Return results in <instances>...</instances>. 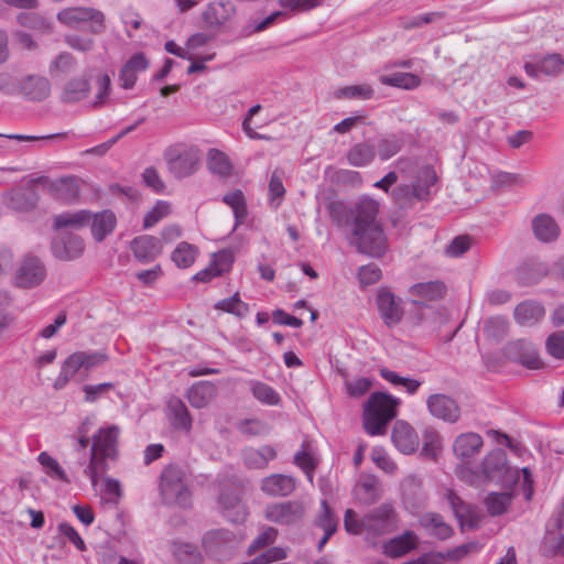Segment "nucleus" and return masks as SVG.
Wrapping results in <instances>:
<instances>
[{"label":"nucleus","mask_w":564,"mask_h":564,"mask_svg":"<svg viewBox=\"0 0 564 564\" xmlns=\"http://www.w3.org/2000/svg\"><path fill=\"white\" fill-rule=\"evenodd\" d=\"M224 516L231 522H243L247 518V509L241 502L240 496L234 491H223L218 498Z\"/></svg>","instance_id":"27"},{"label":"nucleus","mask_w":564,"mask_h":564,"mask_svg":"<svg viewBox=\"0 0 564 564\" xmlns=\"http://www.w3.org/2000/svg\"><path fill=\"white\" fill-rule=\"evenodd\" d=\"M51 191L54 196L58 199L70 202L77 198L79 194V187L76 178L74 177H62L51 185Z\"/></svg>","instance_id":"42"},{"label":"nucleus","mask_w":564,"mask_h":564,"mask_svg":"<svg viewBox=\"0 0 564 564\" xmlns=\"http://www.w3.org/2000/svg\"><path fill=\"white\" fill-rule=\"evenodd\" d=\"M514 497L513 489H507L505 492H489L485 499L488 513L492 517L506 513Z\"/></svg>","instance_id":"37"},{"label":"nucleus","mask_w":564,"mask_h":564,"mask_svg":"<svg viewBox=\"0 0 564 564\" xmlns=\"http://www.w3.org/2000/svg\"><path fill=\"white\" fill-rule=\"evenodd\" d=\"M116 216L111 210H102L91 215V234L96 241H102L116 227Z\"/></svg>","instance_id":"34"},{"label":"nucleus","mask_w":564,"mask_h":564,"mask_svg":"<svg viewBox=\"0 0 564 564\" xmlns=\"http://www.w3.org/2000/svg\"><path fill=\"white\" fill-rule=\"evenodd\" d=\"M339 519L326 500L321 501V508L314 518V525L322 529L324 534L317 543V550L322 551L330 536L338 529Z\"/></svg>","instance_id":"15"},{"label":"nucleus","mask_w":564,"mask_h":564,"mask_svg":"<svg viewBox=\"0 0 564 564\" xmlns=\"http://www.w3.org/2000/svg\"><path fill=\"white\" fill-rule=\"evenodd\" d=\"M484 445L481 436L477 433H463L456 437L453 444V451L456 457L462 460L477 455Z\"/></svg>","instance_id":"29"},{"label":"nucleus","mask_w":564,"mask_h":564,"mask_svg":"<svg viewBox=\"0 0 564 564\" xmlns=\"http://www.w3.org/2000/svg\"><path fill=\"white\" fill-rule=\"evenodd\" d=\"M356 499L366 506L376 503L382 496V487L373 475L362 476L354 490Z\"/></svg>","instance_id":"26"},{"label":"nucleus","mask_w":564,"mask_h":564,"mask_svg":"<svg viewBox=\"0 0 564 564\" xmlns=\"http://www.w3.org/2000/svg\"><path fill=\"white\" fill-rule=\"evenodd\" d=\"M196 254L197 249L193 245L183 241L172 252L171 259L178 268H188L194 263Z\"/></svg>","instance_id":"48"},{"label":"nucleus","mask_w":564,"mask_h":564,"mask_svg":"<svg viewBox=\"0 0 564 564\" xmlns=\"http://www.w3.org/2000/svg\"><path fill=\"white\" fill-rule=\"evenodd\" d=\"M171 213V205L165 200H158L155 205L149 210L143 218V228L149 229L155 226L161 219L169 216Z\"/></svg>","instance_id":"54"},{"label":"nucleus","mask_w":564,"mask_h":564,"mask_svg":"<svg viewBox=\"0 0 564 564\" xmlns=\"http://www.w3.org/2000/svg\"><path fill=\"white\" fill-rule=\"evenodd\" d=\"M238 430L241 434L248 436H258L268 433V425L257 419L245 420L239 423Z\"/></svg>","instance_id":"63"},{"label":"nucleus","mask_w":564,"mask_h":564,"mask_svg":"<svg viewBox=\"0 0 564 564\" xmlns=\"http://www.w3.org/2000/svg\"><path fill=\"white\" fill-rule=\"evenodd\" d=\"M545 315L544 306L536 301H523L514 308L513 316L521 326H533Z\"/></svg>","instance_id":"28"},{"label":"nucleus","mask_w":564,"mask_h":564,"mask_svg":"<svg viewBox=\"0 0 564 564\" xmlns=\"http://www.w3.org/2000/svg\"><path fill=\"white\" fill-rule=\"evenodd\" d=\"M457 474L463 480L474 486H478L479 480L484 478L506 489H513L519 481V469L508 466L507 454L501 448H496L485 456L481 473L460 466L457 468Z\"/></svg>","instance_id":"2"},{"label":"nucleus","mask_w":564,"mask_h":564,"mask_svg":"<svg viewBox=\"0 0 564 564\" xmlns=\"http://www.w3.org/2000/svg\"><path fill=\"white\" fill-rule=\"evenodd\" d=\"M175 555L184 564H202L203 555L198 547L191 543H180L175 547Z\"/></svg>","instance_id":"55"},{"label":"nucleus","mask_w":564,"mask_h":564,"mask_svg":"<svg viewBox=\"0 0 564 564\" xmlns=\"http://www.w3.org/2000/svg\"><path fill=\"white\" fill-rule=\"evenodd\" d=\"M236 13V7L231 1H213L202 13L203 21L209 28H220Z\"/></svg>","instance_id":"16"},{"label":"nucleus","mask_w":564,"mask_h":564,"mask_svg":"<svg viewBox=\"0 0 564 564\" xmlns=\"http://www.w3.org/2000/svg\"><path fill=\"white\" fill-rule=\"evenodd\" d=\"M362 524L366 530V540L377 545L381 536L393 533L399 529L400 514L390 502H384L370 509L362 516Z\"/></svg>","instance_id":"6"},{"label":"nucleus","mask_w":564,"mask_h":564,"mask_svg":"<svg viewBox=\"0 0 564 564\" xmlns=\"http://www.w3.org/2000/svg\"><path fill=\"white\" fill-rule=\"evenodd\" d=\"M75 67V57L68 52H62L50 63L48 70L52 76H55L58 74H68L73 72Z\"/></svg>","instance_id":"52"},{"label":"nucleus","mask_w":564,"mask_h":564,"mask_svg":"<svg viewBox=\"0 0 564 564\" xmlns=\"http://www.w3.org/2000/svg\"><path fill=\"white\" fill-rule=\"evenodd\" d=\"M545 348L552 357L564 359V330H557L549 335Z\"/></svg>","instance_id":"59"},{"label":"nucleus","mask_w":564,"mask_h":564,"mask_svg":"<svg viewBox=\"0 0 564 564\" xmlns=\"http://www.w3.org/2000/svg\"><path fill=\"white\" fill-rule=\"evenodd\" d=\"M484 330L488 337L501 340L508 335L509 323L502 316L490 317L486 321Z\"/></svg>","instance_id":"53"},{"label":"nucleus","mask_w":564,"mask_h":564,"mask_svg":"<svg viewBox=\"0 0 564 564\" xmlns=\"http://www.w3.org/2000/svg\"><path fill=\"white\" fill-rule=\"evenodd\" d=\"M409 292L411 295L420 299L413 300L412 303L420 307H427L423 301H437L446 295V286L440 280L426 281L413 284Z\"/></svg>","instance_id":"20"},{"label":"nucleus","mask_w":564,"mask_h":564,"mask_svg":"<svg viewBox=\"0 0 564 564\" xmlns=\"http://www.w3.org/2000/svg\"><path fill=\"white\" fill-rule=\"evenodd\" d=\"M91 213L89 210H78L75 213H62L56 215L53 219V228L55 230L61 229H80L90 224Z\"/></svg>","instance_id":"32"},{"label":"nucleus","mask_w":564,"mask_h":564,"mask_svg":"<svg viewBox=\"0 0 564 564\" xmlns=\"http://www.w3.org/2000/svg\"><path fill=\"white\" fill-rule=\"evenodd\" d=\"M402 496L404 500L413 505H420L424 500V492L422 490V481L410 476L402 482Z\"/></svg>","instance_id":"49"},{"label":"nucleus","mask_w":564,"mask_h":564,"mask_svg":"<svg viewBox=\"0 0 564 564\" xmlns=\"http://www.w3.org/2000/svg\"><path fill=\"white\" fill-rule=\"evenodd\" d=\"M417 544L419 536L413 531H405L404 533L386 541L382 544V551L388 557L397 558L416 549Z\"/></svg>","instance_id":"21"},{"label":"nucleus","mask_w":564,"mask_h":564,"mask_svg":"<svg viewBox=\"0 0 564 564\" xmlns=\"http://www.w3.org/2000/svg\"><path fill=\"white\" fill-rule=\"evenodd\" d=\"M539 68L546 76H558L564 72V58L558 53L547 54L539 58Z\"/></svg>","instance_id":"51"},{"label":"nucleus","mask_w":564,"mask_h":564,"mask_svg":"<svg viewBox=\"0 0 564 564\" xmlns=\"http://www.w3.org/2000/svg\"><path fill=\"white\" fill-rule=\"evenodd\" d=\"M131 250L140 262H150L162 252V243L156 237L139 236L132 240Z\"/></svg>","instance_id":"23"},{"label":"nucleus","mask_w":564,"mask_h":564,"mask_svg":"<svg viewBox=\"0 0 564 564\" xmlns=\"http://www.w3.org/2000/svg\"><path fill=\"white\" fill-rule=\"evenodd\" d=\"M304 513L305 507L303 502L299 500H290L270 503L265 508L264 517L271 522L281 525H290L301 521Z\"/></svg>","instance_id":"10"},{"label":"nucleus","mask_w":564,"mask_h":564,"mask_svg":"<svg viewBox=\"0 0 564 564\" xmlns=\"http://www.w3.org/2000/svg\"><path fill=\"white\" fill-rule=\"evenodd\" d=\"M471 246V238L469 236L455 237L451 243L446 247L445 253L448 257H459L464 254Z\"/></svg>","instance_id":"64"},{"label":"nucleus","mask_w":564,"mask_h":564,"mask_svg":"<svg viewBox=\"0 0 564 564\" xmlns=\"http://www.w3.org/2000/svg\"><path fill=\"white\" fill-rule=\"evenodd\" d=\"M85 250L82 237L69 231L62 232L52 241V252L61 261H72L79 258Z\"/></svg>","instance_id":"13"},{"label":"nucleus","mask_w":564,"mask_h":564,"mask_svg":"<svg viewBox=\"0 0 564 564\" xmlns=\"http://www.w3.org/2000/svg\"><path fill=\"white\" fill-rule=\"evenodd\" d=\"M391 440L394 446L403 454H412L419 447V436L414 429L404 421H397L393 425Z\"/></svg>","instance_id":"18"},{"label":"nucleus","mask_w":564,"mask_h":564,"mask_svg":"<svg viewBox=\"0 0 564 564\" xmlns=\"http://www.w3.org/2000/svg\"><path fill=\"white\" fill-rule=\"evenodd\" d=\"M373 95V89L371 86L364 85H355V86H346L338 89L335 93L336 98H349V99H370Z\"/></svg>","instance_id":"56"},{"label":"nucleus","mask_w":564,"mask_h":564,"mask_svg":"<svg viewBox=\"0 0 564 564\" xmlns=\"http://www.w3.org/2000/svg\"><path fill=\"white\" fill-rule=\"evenodd\" d=\"M252 395L267 405H278L281 401L279 393L270 386L261 381H251Z\"/></svg>","instance_id":"46"},{"label":"nucleus","mask_w":564,"mask_h":564,"mask_svg":"<svg viewBox=\"0 0 564 564\" xmlns=\"http://www.w3.org/2000/svg\"><path fill=\"white\" fill-rule=\"evenodd\" d=\"M441 451V438L434 430H426L423 434L422 455L435 459Z\"/></svg>","instance_id":"57"},{"label":"nucleus","mask_w":564,"mask_h":564,"mask_svg":"<svg viewBox=\"0 0 564 564\" xmlns=\"http://www.w3.org/2000/svg\"><path fill=\"white\" fill-rule=\"evenodd\" d=\"M113 387L115 384L112 382L86 384L83 388L85 393V401L88 403H94L101 397L106 395L111 389H113Z\"/></svg>","instance_id":"61"},{"label":"nucleus","mask_w":564,"mask_h":564,"mask_svg":"<svg viewBox=\"0 0 564 564\" xmlns=\"http://www.w3.org/2000/svg\"><path fill=\"white\" fill-rule=\"evenodd\" d=\"M420 525L432 536L441 540L448 539L453 529L440 513L426 512L419 518Z\"/></svg>","instance_id":"31"},{"label":"nucleus","mask_w":564,"mask_h":564,"mask_svg":"<svg viewBox=\"0 0 564 564\" xmlns=\"http://www.w3.org/2000/svg\"><path fill=\"white\" fill-rule=\"evenodd\" d=\"M328 210L334 221L339 224L345 220V224L351 228L349 243L356 247L358 252L372 258H381L386 253L388 239L379 219L378 200L361 196L349 208H345L340 202H332Z\"/></svg>","instance_id":"1"},{"label":"nucleus","mask_w":564,"mask_h":564,"mask_svg":"<svg viewBox=\"0 0 564 564\" xmlns=\"http://www.w3.org/2000/svg\"><path fill=\"white\" fill-rule=\"evenodd\" d=\"M17 21L21 26L43 34H50L53 31L52 21L37 12H21L17 15Z\"/></svg>","instance_id":"39"},{"label":"nucleus","mask_w":564,"mask_h":564,"mask_svg":"<svg viewBox=\"0 0 564 564\" xmlns=\"http://www.w3.org/2000/svg\"><path fill=\"white\" fill-rule=\"evenodd\" d=\"M375 156V145L367 142H359L354 144L346 154L348 163L356 167H362L370 164Z\"/></svg>","instance_id":"38"},{"label":"nucleus","mask_w":564,"mask_h":564,"mask_svg":"<svg viewBox=\"0 0 564 564\" xmlns=\"http://www.w3.org/2000/svg\"><path fill=\"white\" fill-rule=\"evenodd\" d=\"M207 166L213 174H217L221 177H228L232 173V164L228 156L217 150L210 149L207 153Z\"/></svg>","instance_id":"40"},{"label":"nucleus","mask_w":564,"mask_h":564,"mask_svg":"<svg viewBox=\"0 0 564 564\" xmlns=\"http://www.w3.org/2000/svg\"><path fill=\"white\" fill-rule=\"evenodd\" d=\"M379 159L387 161L402 149V141L399 138L391 137L379 140L377 144Z\"/></svg>","instance_id":"58"},{"label":"nucleus","mask_w":564,"mask_h":564,"mask_svg":"<svg viewBox=\"0 0 564 564\" xmlns=\"http://www.w3.org/2000/svg\"><path fill=\"white\" fill-rule=\"evenodd\" d=\"M119 429L116 425L99 431L93 436L89 453V464L84 467V474L90 478L93 487L98 484V477L109 468V460L117 457Z\"/></svg>","instance_id":"3"},{"label":"nucleus","mask_w":564,"mask_h":564,"mask_svg":"<svg viewBox=\"0 0 564 564\" xmlns=\"http://www.w3.org/2000/svg\"><path fill=\"white\" fill-rule=\"evenodd\" d=\"M381 275L382 272L380 268L373 263L362 265L358 270V279L364 286L377 283L381 279Z\"/></svg>","instance_id":"62"},{"label":"nucleus","mask_w":564,"mask_h":564,"mask_svg":"<svg viewBox=\"0 0 564 564\" xmlns=\"http://www.w3.org/2000/svg\"><path fill=\"white\" fill-rule=\"evenodd\" d=\"M200 156L197 150H188L167 163L170 172L177 178L192 175L198 170Z\"/></svg>","instance_id":"22"},{"label":"nucleus","mask_w":564,"mask_h":564,"mask_svg":"<svg viewBox=\"0 0 564 564\" xmlns=\"http://www.w3.org/2000/svg\"><path fill=\"white\" fill-rule=\"evenodd\" d=\"M46 274V267L39 257L25 254L15 270L13 281L18 288L33 289L45 280Z\"/></svg>","instance_id":"9"},{"label":"nucleus","mask_w":564,"mask_h":564,"mask_svg":"<svg viewBox=\"0 0 564 564\" xmlns=\"http://www.w3.org/2000/svg\"><path fill=\"white\" fill-rule=\"evenodd\" d=\"M19 90L31 101H42L51 94V83L44 76L28 75L20 82Z\"/></svg>","instance_id":"19"},{"label":"nucleus","mask_w":564,"mask_h":564,"mask_svg":"<svg viewBox=\"0 0 564 564\" xmlns=\"http://www.w3.org/2000/svg\"><path fill=\"white\" fill-rule=\"evenodd\" d=\"M437 182L435 170L431 165H423L413 174L409 184H399L393 188L391 196L402 208L413 206L417 202H427L432 195L431 187Z\"/></svg>","instance_id":"4"},{"label":"nucleus","mask_w":564,"mask_h":564,"mask_svg":"<svg viewBox=\"0 0 564 564\" xmlns=\"http://www.w3.org/2000/svg\"><path fill=\"white\" fill-rule=\"evenodd\" d=\"M4 198L8 207L22 213L32 210L39 202V195L31 185L12 189Z\"/></svg>","instance_id":"24"},{"label":"nucleus","mask_w":564,"mask_h":564,"mask_svg":"<svg viewBox=\"0 0 564 564\" xmlns=\"http://www.w3.org/2000/svg\"><path fill=\"white\" fill-rule=\"evenodd\" d=\"M217 395V388L210 381L194 383L187 391L188 402L193 408L203 409L207 406Z\"/></svg>","instance_id":"30"},{"label":"nucleus","mask_w":564,"mask_h":564,"mask_svg":"<svg viewBox=\"0 0 564 564\" xmlns=\"http://www.w3.org/2000/svg\"><path fill=\"white\" fill-rule=\"evenodd\" d=\"M223 202L232 208L237 225L246 219L248 214L247 204L243 193L240 189L227 193L223 197Z\"/></svg>","instance_id":"45"},{"label":"nucleus","mask_w":564,"mask_h":564,"mask_svg":"<svg viewBox=\"0 0 564 564\" xmlns=\"http://www.w3.org/2000/svg\"><path fill=\"white\" fill-rule=\"evenodd\" d=\"M430 414L447 423H456L460 417V408L457 401L444 393L431 394L426 400Z\"/></svg>","instance_id":"11"},{"label":"nucleus","mask_w":564,"mask_h":564,"mask_svg":"<svg viewBox=\"0 0 564 564\" xmlns=\"http://www.w3.org/2000/svg\"><path fill=\"white\" fill-rule=\"evenodd\" d=\"M37 460L42 465V467L47 476H50L51 478L57 479L59 481L66 482V484L70 482L69 478L67 477V475H66L65 470L63 469V467L61 466V464L55 458H53L51 455H48L46 452H42L37 456Z\"/></svg>","instance_id":"47"},{"label":"nucleus","mask_w":564,"mask_h":564,"mask_svg":"<svg viewBox=\"0 0 564 564\" xmlns=\"http://www.w3.org/2000/svg\"><path fill=\"white\" fill-rule=\"evenodd\" d=\"M397 400L384 392L372 393L364 411V427L369 435H382L397 415Z\"/></svg>","instance_id":"5"},{"label":"nucleus","mask_w":564,"mask_h":564,"mask_svg":"<svg viewBox=\"0 0 564 564\" xmlns=\"http://www.w3.org/2000/svg\"><path fill=\"white\" fill-rule=\"evenodd\" d=\"M377 305L383 323L388 327L398 325L403 317L402 301L389 291H380L377 295Z\"/></svg>","instance_id":"14"},{"label":"nucleus","mask_w":564,"mask_h":564,"mask_svg":"<svg viewBox=\"0 0 564 564\" xmlns=\"http://www.w3.org/2000/svg\"><path fill=\"white\" fill-rule=\"evenodd\" d=\"M344 528L345 530L355 535H364L366 539V530L362 524V517L358 518L357 513L352 509H347L344 516Z\"/></svg>","instance_id":"60"},{"label":"nucleus","mask_w":564,"mask_h":564,"mask_svg":"<svg viewBox=\"0 0 564 564\" xmlns=\"http://www.w3.org/2000/svg\"><path fill=\"white\" fill-rule=\"evenodd\" d=\"M380 83L387 86L413 89L421 84V79L413 73H394L392 75H382L379 78Z\"/></svg>","instance_id":"43"},{"label":"nucleus","mask_w":564,"mask_h":564,"mask_svg":"<svg viewBox=\"0 0 564 564\" xmlns=\"http://www.w3.org/2000/svg\"><path fill=\"white\" fill-rule=\"evenodd\" d=\"M541 554L549 558L564 556V534L547 528L541 543Z\"/></svg>","instance_id":"41"},{"label":"nucleus","mask_w":564,"mask_h":564,"mask_svg":"<svg viewBox=\"0 0 564 564\" xmlns=\"http://www.w3.org/2000/svg\"><path fill=\"white\" fill-rule=\"evenodd\" d=\"M503 355L510 361L521 364L529 369H538L542 365L533 344L524 339L508 343L503 347Z\"/></svg>","instance_id":"12"},{"label":"nucleus","mask_w":564,"mask_h":564,"mask_svg":"<svg viewBox=\"0 0 564 564\" xmlns=\"http://www.w3.org/2000/svg\"><path fill=\"white\" fill-rule=\"evenodd\" d=\"M296 488L294 477L283 474H273L262 480L261 489L272 497L290 496Z\"/></svg>","instance_id":"25"},{"label":"nucleus","mask_w":564,"mask_h":564,"mask_svg":"<svg viewBox=\"0 0 564 564\" xmlns=\"http://www.w3.org/2000/svg\"><path fill=\"white\" fill-rule=\"evenodd\" d=\"M215 308L232 314L237 317H243L249 312V306L240 300L238 293L228 299H224L215 304Z\"/></svg>","instance_id":"50"},{"label":"nucleus","mask_w":564,"mask_h":564,"mask_svg":"<svg viewBox=\"0 0 564 564\" xmlns=\"http://www.w3.org/2000/svg\"><path fill=\"white\" fill-rule=\"evenodd\" d=\"M57 20L68 26L77 28L88 23V31L93 34H101L106 30L105 14L91 7H70L57 13Z\"/></svg>","instance_id":"8"},{"label":"nucleus","mask_w":564,"mask_h":564,"mask_svg":"<svg viewBox=\"0 0 564 564\" xmlns=\"http://www.w3.org/2000/svg\"><path fill=\"white\" fill-rule=\"evenodd\" d=\"M232 533L225 529L210 530L202 539L203 547L206 552L216 553L219 547L232 539Z\"/></svg>","instance_id":"44"},{"label":"nucleus","mask_w":564,"mask_h":564,"mask_svg":"<svg viewBox=\"0 0 564 564\" xmlns=\"http://www.w3.org/2000/svg\"><path fill=\"white\" fill-rule=\"evenodd\" d=\"M242 457L247 467L262 469L276 457V452L270 445H263L260 448L248 447L242 452Z\"/></svg>","instance_id":"33"},{"label":"nucleus","mask_w":564,"mask_h":564,"mask_svg":"<svg viewBox=\"0 0 564 564\" xmlns=\"http://www.w3.org/2000/svg\"><path fill=\"white\" fill-rule=\"evenodd\" d=\"M531 229L534 238L543 243L555 241L561 232L555 218L546 213L538 214L532 218Z\"/></svg>","instance_id":"17"},{"label":"nucleus","mask_w":564,"mask_h":564,"mask_svg":"<svg viewBox=\"0 0 564 564\" xmlns=\"http://www.w3.org/2000/svg\"><path fill=\"white\" fill-rule=\"evenodd\" d=\"M159 488L162 500L167 506L186 508L191 502L185 471L175 464H170L162 470Z\"/></svg>","instance_id":"7"},{"label":"nucleus","mask_w":564,"mask_h":564,"mask_svg":"<svg viewBox=\"0 0 564 564\" xmlns=\"http://www.w3.org/2000/svg\"><path fill=\"white\" fill-rule=\"evenodd\" d=\"M167 409L171 413L172 425L176 430L188 432L192 429V416L180 398L172 397L167 402Z\"/></svg>","instance_id":"36"},{"label":"nucleus","mask_w":564,"mask_h":564,"mask_svg":"<svg viewBox=\"0 0 564 564\" xmlns=\"http://www.w3.org/2000/svg\"><path fill=\"white\" fill-rule=\"evenodd\" d=\"M90 90L89 80L85 77H74L66 82L61 95L65 104H73L85 99Z\"/></svg>","instance_id":"35"}]
</instances>
